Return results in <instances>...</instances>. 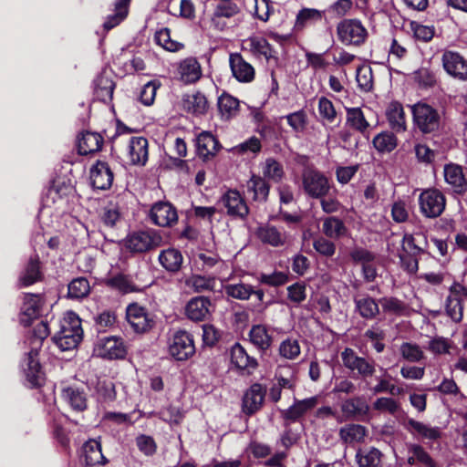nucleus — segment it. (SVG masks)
Segmentation results:
<instances>
[{
  "label": "nucleus",
  "mask_w": 467,
  "mask_h": 467,
  "mask_svg": "<svg viewBox=\"0 0 467 467\" xmlns=\"http://www.w3.org/2000/svg\"><path fill=\"white\" fill-rule=\"evenodd\" d=\"M49 333L48 325L44 321L39 322L34 328L33 338L31 341L33 348L27 354L24 365L26 379L32 387L41 386L44 381V374L37 359V348H40L42 341L49 335Z\"/></svg>",
  "instance_id": "obj_1"
},
{
  "label": "nucleus",
  "mask_w": 467,
  "mask_h": 467,
  "mask_svg": "<svg viewBox=\"0 0 467 467\" xmlns=\"http://www.w3.org/2000/svg\"><path fill=\"white\" fill-rule=\"evenodd\" d=\"M81 320L74 312H67L59 321L53 341L63 351L75 348L82 339Z\"/></svg>",
  "instance_id": "obj_2"
},
{
  "label": "nucleus",
  "mask_w": 467,
  "mask_h": 467,
  "mask_svg": "<svg viewBox=\"0 0 467 467\" xmlns=\"http://www.w3.org/2000/svg\"><path fill=\"white\" fill-rule=\"evenodd\" d=\"M301 179L304 192L314 199L327 196L332 188L325 173L313 167H306L302 171Z\"/></svg>",
  "instance_id": "obj_3"
},
{
  "label": "nucleus",
  "mask_w": 467,
  "mask_h": 467,
  "mask_svg": "<svg viewBox=\"0 0 467 467\" xmlns=\"http://www.w3.org/2000/svg\"><path fill=\"white\" fill-rule=\"evenodd\" d=\"M162 236L154 229H146L130 234L124 240L127 250L135 254H141L161 246Z\"/></svg>",
  "instance_id": "obj_4"
},
{
  "label": "nucleus",
  "mask_w": 467,
  "mask_h": 467,
  "mask_svg": "<svg viewBox=\"0 0 467 467\" xmlns=\"http://www.w3.org/2000/svg\"><path fill=\"white\" fill-rule=\"evenodd\" d=\"M413 121L422 133H431L439 130L441 125V114L434 107L419 102L411 107Z\"/></svg>",
  "instance_id": "obj_5"
},
{
  "label": "nucleus",
  "mask_w": 467,
  "mask_h": 467,
  "mask_svg": "<svg viewBox=\"0 0 467 467\" xmlns=\"http://www.w3.org/2000/svg\"><path fill=\"white\" fill-rule=\"evenodd\" d=\"M420 212L426 218L439 217L445 210L446 198L438 189L429 188L419 196Z\"/></svg>",
  "instance_id": "obj_6"
},
{
  "label": "nucleus",
  "mask_w": 467,
  "mask_h": 467,
  "mask_svg": "<svg viewBox=\"0 0 467 467\" xmlns=\"http://www.w3.org/2000/svg\"><path fill=\"white\" fill-rule=\"evenodd\" d=\"M339 41L346 46H360L368 36V31L358 19H344L337 26Z\"/></svg>",
  "instance_id": "obj_7"
},
{
  "label": "nucleus",
  "mask_w": 467,
  "mask_h": 467,
  "mask_svg": "<svg viewBox=\"0 0 467 467\" xmlns=\"http://www.w3.org/2000/svg\"><path fill=\"white\" fill-rule=\"evenodd\" d=\"M168 349L170 355L175 359H188L195 352L192 336L184 330L174 332L169 339Z\"/></svg>",
  "instance_id": "obj_8"
},
{
  "label": "nucleus",
  "mask_w": 467,
  "mask_h": 467,
  "mask_svg": "<svg viewBox=\"0 0 467 467\" xmlns=\"http://www.w3.org/2000/svg\"><path fill=\"white\" fill-rule=\"evenodd\" d=\"M340 356L346 368L357 372L358 376L364 379L372 377L376 372V363L373 359L358 356L350 348H346Z\"/></svg>",
  "instance_id": "obj_9"
},
{
  "label": "nucleus",
  "mask_w": 467,
  "mask_h": 467,
  "mask_svg": "<svg viewBox=\"0 0 467 467\" xmlns=\"http://www.w3.org/2000/svg\"><path fill=\"white\" fill-rule=\"evenodd\" d=\"M444 71L452 78L467 81V59L459 52L444 50L441 55Z\"/></svg>",
  "instance_id": "obj_10"
},
{
  "label": "nucleus",
  "mask_w": 467,
  "mask_h": 467,
  "mask_svg": "<svg viewBox=\"0 0 467 467\" xmlns=\"http://www.w3.org/2000/svg\"><path fill=\"white\" fill-rule=\"evenodd\" d=\"M465 301H467V287L459 283L453 284L446 299V312L453 321L462 320Z\"/></svg>",
  "instance_id": "obj_11"
},
{
  "label": "nucleus",
  "mask_w": 467,
  "mask_h": 467,
  "mask_svg": "<svg viewBox=\"0 0 467 467\" xmlns=\"http://www.w3.org/2000/svg\"><path fill=\"white\" fill-rule=\"evenodd\" d=\"M405 429L416 439L433 442L441 439L442 431L440 427L416 420L412 418L407 419L404 423Z\"/></svg>",
  "instance_id": "obj_12"
},
{
  "label": "nucleus",
  "mask_w": 467,
  "mask_h": 467,
  "mask_svg": "<svg viewBox=\"0 0 467 467\" xmlns=\"http://www.w3.org/2000/svg\"><path fill=\"white\" fill-rule=\"evenodd\" d=\"M126 319L136 333H145L153 325L147 310L137 303L130 304L126 309Z\"/></svg>",
  "instance_id": "obj_13"
},
{
  "label": "nucleus",
  "mask_w": 467,
  "mask_h": 467,
  "mask_svg": "<svg viewBox=\"0 0 467 467\" xmlns=\"http://www.w3.org/2000/svg\"><path fill=\"white\" fill-rule=\"evenodd\" d=\"M443 178L448 185V190L462 195L467 192V179L463 174L462 166L455 163H448L443 167Z\"/></svg>",
  "instance_id": "obj_14"
},
{
  "label": "nucleus",
  "mask_w": 467,
  "mask_h": 467,
  "mask_svg": "<svg viewBox=\"0 0 467 467\" xmlns=\"http://www.w3.org/2000/svg\"><path fill=\"white\" fill-rule=\"evenodd\" d=\"M45 301L39 294H26L21 306L20 322L29 326L33 319L37 318L43 312Z\"/></svg>",
  "instance_id": "obj_15"
},
{
  "label": "nucleus",
  "mask_w": 467,
  "mask_h": 467,
  "mask_svg": "<svg viewBox=\"0 0 467 467\" xmlns=\"http://www.w3.org/2000/svg\"><path fill=\"white\" fill-rule=\"evenodd\" d=\"M151 222L159 226H171L178 220L176 209L167 202H156L150 211Z\"/></svg>",
  "instance_id": "obj_16"
},
{
  "label": "nucleus",
  "mask_w": 467,
  "mask_h": 467,
  "mask_svg": "<svg viewBox=\"0 0 467 467\" xmlns=\"http://www.w3.org/2000/svg\"><path fill=\"white\" fill-rule=\"evenodd\" d=\"M222 203L227 213L235 218H245L249 213L248 206L237 191L230 190L222 197Z\"/></svg>",
  "instance_id": "obj_17"
},
{
  "label": "nucleus",
  "mask_w": 467,
  "mask_h": 467,
  "mask_svg": "<svg viewBox=\"0 0 467 467\" xmlns=\"http://www.w3.org/2000/svg\"><path fill=\"white\" fill-rule=\"evenodd\" d=\"M99 356L109 359L122 358L126 355V348L121 338L109 337L100 339L97 346Z\"/></svg>",
  "instance_id": "obj_18"
},
{
  "label": "nucleus",
  "mask_w": 467,
  "mask_h": 467,
  "mask_svg": "<svg viewBox=\"0 0 467 467\" xmlns=\"http://www.w3.org/2000/svg\"><path fill=\"white\" fill-rule=\"evenodd\" d=\"M265 389L258 383L253 384L244 393L243 399V411L247 415H252L263 406Z\"/></svg>",
  "instance_id": "obj_19"
},
{
  "label": "nucleus",
  "mask_w": 467,
  "mask_h": 467,
  "mask_svg": "<svg viewBox=\"0 0 467 467\" xmlns=\"http://www.w3.org/2000/svg\"><path fill=\"white\" fill-rule=\"evenodd\" d=\"M256 236L265 244L273 247L283 246L287 243V234L277 227L271 224H264L257 228Z\"/></svg>",
  "instance_id": "obj_20"
},
{
  "label": "nucleus",
  "mask_w": 467,
  "mask_h": 467,
  "mask_svg": "<svg viewBox=\"0 0 467 467\" xmlns=\"http://www.w3.org/2000/svg\"><path fill=\"white\" fill-rule=\"evenodd\" d=\"M127 154L133 165H145L148 161V140L143 137H131L129 140Z\"/></svg>",
  "instance_id": "obj_21"
},
{
  "label": "nucleus",
  "mask_w": 467,
  "mask_h": 467,
  "mask_svg": "<svg viewBox=\"0 0 467 467\" xmlns=\"http://www.w3.org/2000/svg\"><path fill=\"white\" fill-rule=\"evenodd\" d=\"M176 74L185 84L195 83L202 77L201 65L195 57H187L178 64Z\"/></svg>",
  "instance_id": "obj_22"
},
{
  "label": "nucleus",
  "mask_w": 467,
  "mask_h": 467,
  "mask_svg": "<svg viewBox=\"0 0 467 467\" xmlns=\"http://www.w3.org/2000/svg\"><path fill=\"white\" fill-rule=\"evenodd\" d=\"M90 181L92 186L96 189H109L113 182V172L109 164L104 161H97L90 169Z\"/></svg>",
  "instance_id": "obj_23"
},
{
  "label": "nucleus",
  "mask_w": 467,
  "mask_h": 467,
  "mask_svg": "<svg viewBox=\"0 0 467 467\" xmlns=\"http://www.w3.org/2000/svg\"><path fill=\"white\" fill-rule=\"evenodd\" d=\"M230 67L233 76L240 82H251L254 78V68L240 54L230 56Z\"/></svg>",
  "instance_id": "obj_24"
},
{
  "label": "nucleus",
  "mask_w": 467,
  "mask_h": 467,
  "mask_svg": "<svg viewBox=\"0 0 467 467\" xmlns=\"http://www.w3.org/2000/svg\"><path fill=\"white\" fill-rule=\"evenodd\" d=\"M319 401L317 396L310 397L304 400H296L294 404L283 412L285 420L296 421L308 411L313 410Z\"/></svg>",
  "instance_id": "obj_25"
},
{
  "label": "nucleus",
  "mask_w": 467,
  "mask_h": 467,
  "mask_svg": "<svg viewBox=\"0 0 467 467\" xmlns=\"http://www.w3.org/2000/svg\"><path fill=\"white\" fill-rule=\"evenodd\" d=\"M211 301L204 296L192 298L186 306V316L193 321H202L210 315Z\"/></svg>",
  "instance_id": "obj_26"
},
{
  "label": "nucleus",
  "mask_w": 467,
  "mask_h": 467,
  "mask_svg": "<svg viewBox=\"0 0 467 467\" xmlns=\"http://www.w3.org/2000/svg\"><path fill=\"white\" fill-rule=\"evenodd\" d=\"M239 5L232 0L222 1L213 10L211 22L217 29H223L225 24L221 22L222 18H231L240 13Z\"/></svg>",
  "instance_id": "obj_27"
},
{
  "label": "nucleus",
  "mask_w": 467,
  "mask_h": 467,
  "mask_svg": "<svg viewBox=\"0 0 467 467\" xmlns=\"http://www.w3.org/2000/svg\"><path fill=\"white\" fill-rule=\"evenodd\" d=\"M386 116L390 128L395 132H403L406 130V116L403 106L400 102H390L386 109Z\"/></svg>",
  "instance_id": "obj_28"
},
{
  "label": "nucleus",
  "mask_w": 467,
  "mask_h": 467,
  "mask_svg": "<svg viewBox=\"0 0 467 467\" xmlns=\"http://www.w3.org/2000/svg\"><path fill=\"white\" fill-rule=\"evenodd\" d=\"M61 397L70 408L76 411H83L87 408V396L84 390L77 386H68L62 389Z\"/></svg>",
  "instance_id": "obj_29"
},
{
  "label": "nucleus",
  "mask_w": 467,
  "mask_h": 467,
  "mask_svg": "<svg viewBox=\"0 0 467 467\" xmlns=\"http://www.w3.org/2000/svg\"><path fill=\"white\" fill-rule=\"evenodd\" d=\"M243 48L248 50L254 56L265 57L269 60L274 57V50L269 43L261 36H251L243 42Z\"/></svg>",
  "instance_id": "obj_30"
},
{
  "label": "nucleus",
  "mask_w": 467,
  "mask_h": 467,
  "mask_svg": "<svg viewBox=\"0 0 467 467\" xmlns=\"http://www.w3.org/2000/svg\"><path fill=\"white\" fill-rule=\"evenodd\" d=\"M198 155L205 160L214 156L219 150V142L215 137L207 131L202 132L196 141Z\"/></svg>",
  "instance_id": "obj_31"
},
{
  "label": "nucleus",
  "mask_w": 467,
  "mask_h": 467,
  "mask_svg": "<svg viewBox=\"0 0 467 467\" xmlns=\"http://www.w3.org/2000/svg\"><path fill=\"white\" fill-rule=\"evenodd\" d=\"M426 244V237L420 233L414 234H405L402 238V250L400 253L420 255L425 251Z\"/></svg>",
  "instance_id": "obj_32"
},
{
  "label": "nucleus",
  "mask_w": 467,
  "mask_h": 467,
  "mask_svg": "<svg viewBox=\"0 0 467 467\" xmlns=\"http://www.w3.org/2000/svg\"><path fill=\"white\" fill-rule=\"evenodd\" d=\"M103 145V138L96 132H84L78 138V148L81 155L92 154L99 151Z\"/></svg>",
  "instance_id": "obj_33"
},
{
  "label": "nucleus",
  "mask_w": 467,
  "mask_h": 467,
  "mask_svg": "<svg viewBox=\"0 0 467 467\" xmlns=\"http://www.w3.org/2000/svg\"><path fill=\"white\" fill-rule=\"evenodd\" d=\"M185 285L193 293L213 292L216 290L217 281L213 276L192 275L185 280Z\"/></svg>",
  "instance_id": "obj_34"
},
{
  "label": "nucleus",
  "mask_w": 467,
  "mask_h": 467,
  "mask_svg": "<svg viewBox=\"0 0 467 467\" xmlns=\"http://www.w3.org/2000/svg\"><path fill=\"white\" fill-rule=\"evenodd\" d=\"M341 410L347 420L368 414V405L360 397L346 400L341 405Z\"/></svg>",
  "instance_id": "obj_35"
},
{
  "label": "nucleus",
  "mask_w": 467,
  "mask_h": 467,
  "mask_svg": "<svg viewBox=\"0 0 467 467\" xmlns=\"http://www.w3.org/2000/svg\"><path fill=\"white\" fill-rule=\"evenodd\" d=\"M354 303L357 311L363 318L372 319L379 313L377 301L368 296H355Z\"/></svg>",
  "instance_id": "obj_36"
},
{
  "label": "nucleus",
  "mask_w": 467,
  "mask_h": 467,
  "mask_svg": "<svg viewBox=\"0 0 467 467\" xmlns=\"http://www.w3.org/2000/svg\"><path fill=\"white\" fill-rule=\"evenodd\" d=\"M207 106V99L201 92L185 94L182 98L183 109L192 114L205 113Z\"/></svg>",
  "instance_id": "obj_37"
},
{
  "label": "nucleus",
  "mask_w": 467,
  "mask_h": 467,
  "mask_svg": "<svg viewBox=\"0 0 467 467\" xmlns=\"http://www.w3.org/2000/svg\"><path fill=\"white\" fill-rule=\"evenodd\" d=\"M84 461L88 466H96L106 462L101 445L96 440L87 441L83 446Z\"/></svg>",
  "instance_id": "obj_38"
},
{
  "label": "nucleus",
  "mask_w": 467,
  "mask_h": 467,
  "mask_svg": "<svg viewBox=\"0 0 467 467\" xmlns=\"http://www.w3.org/2000/svg\"><path fill=\"white\" fill-rule=\"evenodd\" d=\"M183 261L181 252L174 248L163 250L159 254V262L169 272H178Z\"/></svg>",
  "instance_id": "obj_39"
},
{
  "label": "nucleus",
  "mask_w": 467,
  "mask_h": 467,
  "mask_svg": "<svg viewBox=\"0 0 467 467\" xmlns=\"http://www.w3.org/2000/svg\"><path fill=\"white\" fill-rule=\"evenodd\" d=\"M250 342L261 350L268 349L272 345V336L263 325H254L249 332Z\"/></svg>",
  "instance_id": "obj_40"
},
{
  "label": "nucleus",
  "mask_w": 467,
  "mask_h": 467,
  "mask_svg": "<svg viewBox=\"0 0 467 467\" xmlns=\"http://www.w3.org/2000/svg\"><path fill=\"white\" fill-rule=\"evenodd\" d=\"M322 232L331 239H339L347 234L348 229L341 219L330 216L324 219Z\"/></svg>",
  "instance_id": "obj_41"
},
{
  "label": "nucleus",
  "mask_w": 467,
  "mask_h": 467,
  "mask_svg": "<svg viewBox=\"0 0 467 467\" xmlns=\"http://www.w3.org/2000/svg\"><path fill=\"white\" fill-rule=\"evenodd\" d=\"M246 190L254 201H265L269 193V185L264 178L252 175L246 183Z\"/></svg>",
  "instance_id": "obj_42"
},
{
  "label": "nucleus",
  "mask_w": 467,
  "mask_h": 467,
  "mask_svg": "<svg viewBox=\"0 0 467 467\" xmlns=\"http://www.w3.org/2000/svg\"><path fill=\"white\" fill-rule=\"evenodd\" d=\"M231 359L241 369L254 368L257 366L256 359L250 357L240 344H235L232 348Z\"/></svg>",
  "instance_id": "obj_43"
},
{
  "label": "nucleus",
  "mask_w": 467,
  "mask_h": 467,
  "mask_svg": "<svg viewBox=\"0 0 467 467\" xmlns=\"http://www.w3.org/2000/svg\"><path fill=\"white\" fill-rule=\"evenodd\" d=\"M115 84L113 80L102 74L95 80V95L98 99L103 102H109L112 99Z\"/></svg>",
  "instance_id": "obj_44"
},
{
  "label": "nucleus",
  "mask_w": 467,
  "mask_h": 467,
  "mask_svg": "<svg viewBox=\"0 0 467 467\" xmlns=\"http://www.w3.org/2000/svg\"><path fill=\"white\" fill-rule=\"evenodd\" d=\"M347 125L351 129L364 133L369 127L366 119L365 114L360 108H346Z\"/></svg>",
  "instance_id": "obj_45"
},
{
  "label": "nucleus",
  "mask_w": 467,
  "mask_h": 467,
  "mask_svg": "<svg viewBox=\"0 0 467 467\" xmlns=\"http://www.w3.org/2000/svg\"><path fill=\"white\" fill-rule=\"evenodd\" d=\"M339 436L346 443L360 442L366 436V429L359 424H348L340 429Z\"/></svg>",
  "instance_id": "obj_46"
},
{
  "label": "nucleus",
  "mask_w": 467,
  "mask_h": 467,
  "mask_svg": "<svg viewBox=\"0 0 467 467\" xmlns=\"http://www.w3.org/2000/svg\"><path fill=\"white\" fill-rule=\"evenodd\" d=\"M262 171L264 179L266 178L275 182H280L285 175L283 165L274 158L265 160L263 164Z\"/></svg>",
  "instance_id": "obj_47"
},
{
  "label": "nucleus",
  "mask_w": 467,
  "mask_h": 467,
  "mask_svg": "<svg viewBox=\"0 0 467 467\" xmlns=\"http://www.w3.org/2000/svg\"><path fill=\"white\" fill-rule=\"evenodd\" d=\"M130 0H117L115 3V14L109 16L104 23V28L109 30L118 26L128 14V5Z\"/></svg>",
  "instance_id": "obj_48"
},
{
  "label": "nucleus",
  "mask_w": 467,
  "mask_h": 467,
  "mask_svg": "<svg viewBox=\"0 0 467 467\" xmlns=\"http://www.w3.org/2000/svg\"><path fill=\"white\" fill-rule=\"evenodd\" d=\"M411 79L420 88H430L436 84L435 73L428 67H420L411 74Z\"/></svg>",
  "instance_id": "obj_49"
},
{
  "label": "nucleus",
  "mask_w": 467,
  "mask_h": 467,
  "mask_svg": "<svg viewBox=\"0 0 467 467\" xmlns=\"http://www.w3.org/2000/svg\"><path fill=\"white\" fill-rule=\"evenodd\" d=\"M224 291L228 296L238 300H248L254 292L251 285L244 283L228 284L224 286Z\"/></svg>",
  "instance_id": "obj_50"
},
{
  "label": "nucleus",
  "mask_w": 467,
  "mask_h": 467,
  "mask_svg": "<svg viewBox=\"0 0 467 467\" xmlns=\"http://www.w3.org/2000/svg\"><path fill=\"white\" fill-rule=\"evenodd\" d=\"M359 467H378L381 462V452L375 448L361 451L357 453Z\"/></svg>",
  "instance_id": "obj_51"
},
{
  "label": "nucleus",
  "mask_w": 467,
  "mask_h": 467,
  "mask_svg": "<svg viewBox=\"0 0 467 467\" xmlns=\"http://www.w3.org/2000/svg\"><path fill=\"white\" fill-rule=\"evenodd\" d=\"M373 144L380 152H390L397 146V138L391 132H381L373 139Z\"/></svg>",
  "instance_id": "obj_52"
},
{
  "label": "nucleus",
  "mask_w": 467,
  "mask_h": 467,
  "mask_svg": "<svg viewBox=\"0 0 467 467\" xmlns=\"http://www.w3.org/2000/svg\"><path fill=\"white\" fill-rule=\"evenodd\" d=\"M373 410L380 413H389L395 416L400 410V403L389 397L378 398L373 402Z\"/></svg>",
  "instance_id": "obj_53"
},
{
  "label": "nucleus",
  "mask_w": 467,
  "mask_h": 467,
  "mask_svg": "<svg viewBox=\"0 0 467 467\" xmlns=\"http://www.w3.org/2000/svg\"><path fill=\"white\" fill-rule=\"evenodd\" d=\"M90 286L87 278L78 277L72 280L68 285V296L70 298H83L89 293Z\"/></svg>",
  "instance_id": "obj_54"
},
{
  "label": "nucleus",
  "mask_w": 467,
  "mask_h": 467,
  "mask_svg": "<svg viewBox=\"0 0 467 467\" xmlns=\"http://www.w3.org/2000/svg\"><path fill=\"white\" fill-rule=\"evenodd\" d=\"M106 283L109 287L117 289L123 294L130 293L135 290L132 280L122 274H118L108 278Z\"/></svg>",
  "instance_id": "obj_55"
},
{
  "label": "nucleus",
  "mask_w": 467,
  "mask_h": 467,
  "mask_svg": "<svg viewBox=\"0 0 467 467\" xmlns=\"http://www.w3.org/2000/svg\"><path fill=\"white\" fill-rule=\"evenodd\" d=\"M40 276L38 259L31 258L20 277V282L23 285L27 286L39 280Z\"/></svg>",
  "instance_id": "obj_56"
},
{
  "label": "nucleus",
  "mask_w": 467,
  "mask_h": 467,
  "mask_svg": "<svg viewBox=\"0 0 467 467\" xmlns=\"http://www.w3.org/2000/svg\"><path fill=\"white\" fill-rule=\"evenodd\" d=\"M409 459L408 462L410 464H415L416 462H420L421 464L427 467H432V460L427 451L418 444H411L409 447Z\"/></svg>",
  "instance_id": "obj_57"
},
{
  "label": "nucleus",
  "mask_w": 467,
  "mask_h": 467,
  "mask_svg": "<svg viewBox=\"0 0 467 467\" xmlns=\"http://www.w3.org/2000/svg\"><path fill=\"white\" fill-rule=\"evenodd\" d=\"M156 43L168 51H178L182 47V45L171 38V32L168 28H162L155 34Z\"/></svg>",
  "instance_id": "obj_58"
},
{
  "label": "nucleus",
  "mask_w": 467,
  "mask_h": 467,
  "mask_svg": "<svg viewBox=\"0 0 467 467\" xmlns=\"http://www.w3.org/2000/svg\"><path fill=\"white\" fill-rule=\"evenodd\" d=\"M400 353L404 359L410 362H418L424 358V353L420 346L410 342H404L400 345Z\"/></svg>",
  "instance_id": "obj_59"
},
{
  "label": "nucleus",
  "mask_w": 467,
  "mask_h": 467,
  "mask_svg": "<svg viewBox=\"0 0 467 467\" xmlns=\"http://www.w3.org/2000/svg\"><path fill=\"white\" fill-rule=\"evenodd\" d=\"M300 352V346L296 339L286 338L279 346V354L286 359L296 358Z\"/></svg>",
  "instance_id": "obj_60"
},
{
  "label": "nucleus",
  "mask_w": 467,
  "mask_h": 467,
  "mask_svg": "<svg viewBox=\"0 0 467 467\" xmlns=\"http://www.w3.org/2000/svg\"><path fill=\"white\" fill-rule=\"evenodd\" d=\"M239 107V101L230 95H223L219 98L218 108L222 115L230 118L234 115Z\"/></svg>",
  "instance_id": "obj_61"
},
{
  "label": "nucleus",
  "mask_w": 467,
  "mask_h": 467,
  "mask_svg": "<svg viewBox=\"0 0 467 467\" xmlns=\"http://www.w3.org/2000/svg\"><path fill=\"white\" fill-rule=\"evenodd\" d=\"M356 79L358 86L363 91H369L373 87L372 70L368 66H361L357 69Z\"/></svg>",
  "instance_id": "obj_62"
},
{
  "label": "nucleus",
  "mask_w": 467,
  "mask_h": 467,
  "mask_svg": "<svg viewBox=\"0 0 467 467\" xmlns=\"http://www.w3.org/2000/svg\"><path fill=\"white\" fill-rule=\"evenodd\" d=\"M318 112L327 123H334L337 119V111L331 100L321 97L318 100Z\"/></svg>",
  "instance_id": "obj_63"
},
{
  "label": "nucleus",
  "mask_w": 467,
  "mask_h": 467,
  "mask_svg": "<svg viewBox=\"0 0 467 467\" xmlns=\"http://www.w3.org/2000/svg\"><path fill=\"white\" fill-rule=\"evenodd\" d=\"M380 303L383 311L392 315H403L407 309L402 301L394 297H384L380 300Z\"/></svg>",
  "instance_id": "obj_64"
}]
</instances>
